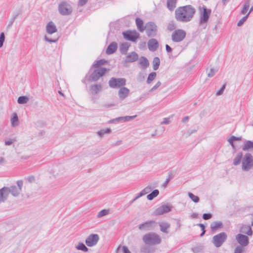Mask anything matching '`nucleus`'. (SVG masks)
<instances>
[{
	"label": "nucleus",
	"instance_id": "13",
	"mask_svg": "<svg viewBox=\"0 0 253 253\" xmlns=\"http://www.w3.org/2000/svg\"><path fill=\"white\" fill-rule=\"evenodd\" d=\"M123 35L126 39L131 42H135L139 36V33L136 31L123 32Z\"/></svg>",
	"mask_w": 253,
	"mask_h": 253
},
{
	"label": "nucleus",
	"instance_id": "44",
	"mask_svg": "<svg viewBox=\"0 0 253 253\" xmlns=\"http://www.w3.org/2000/svg\"><path fill=\"white\" fill-rule=\"evenodd\" d=\"M109 212V211L108 210H102L98 213L97 216L98 218H100L103 216L107 215Z\"/></svg>",
	"mask_w": 253,
	"mask_h": 253
},
{
	"label": "nucleus",
	"instance_id": "22",
	"mask_svg": "<svg viewBox=\"0 0 253 253\" xmlns=\"http://www.w3.org/2000/svg\"><path fill=\"white\" fill-rule=\"evenodd\" d=\"M223 227L222 222L220 221H215L212 222L210 225L211 230L212 232H216L218 229Z\"/></svg>",
	"mask_w": 253,
	"mask_h": 253
},
{
	"label": "nucleus",
	"instance_id": "4",
	"mask_svg": "<svg viewBox=\"0 0 253 253\" xmlns=\"http://www.w3.org/2000/svg\"><path fill=\"white\" fill-rule=\"evenodd\" d=\"M199 14H200V24H206L207 23L209 19V17L211 13V10L210 9H208L203 5V6H200L199 8Z\"/></svg>",
	"mask_w": 253,
	"mask_h": 253
},
{
	"label": "nucleus",
	"instance_id": "54",
	"mask_svg": "<svg viewBox=\"0 0 253 253\" xmlns=\"http://www.w3.org/2000/svg\"><path fill=\"white\" fill-rule=\"evenodd\" d=\"M212 217V215L211 213H204L203 215V218L205 220H208L211 218Z\"/></svg>",
	"mask_w": 253,
	"mask_h": 253
},
{
	"label": "nucleus",
	"instance_id": "8",
	"mask_svg": "<svg viewBox=\"0 0 253 253\" xmlns=\"http://www.w3.org/2000/svg\"><path fill=\"white\" fill-rule=\"evenodd\" d=\"M106 71L105 68H99L95 69L90 74L88 80L90 82H95L103 76Z\"/></svg>",
	"mask_w": 253,
	"mask_h": 253
},
{
	"label": "nucleus",
	"instance_id": "18",
	"mask_svg": "<svg viewBox=\"0 0 253 253\" xmlns=\"http://www.w3.org/2000/svg\"><path fill=\"white\" fill-rule=\"evenodd\" d=\"M130 90L126 87H122L118 91V96L121 100L126 99L129 95Z\"/></svg>",
	"mask_w": 253,
	"mask_h": 253
},
{
	"label": "nucleus",
	"instance_id": "9",
	"mask_svg": "<svg viewBox=\"0 0 253 253\" xmlns=\"http://www.w3.org/2000/svg\"><path fill=\"white\" fill-rule=\"evenodd\" d=\"M146 33L149 37H155L157 34V26L152 22L146 23L145 26Z\"/></svg>",
	"mask_w": 253,
	"mask_h": 253
},
{
	"label": "nucleus",
	"instance_id": "30",
	"mask_svg": "<svg viewBox=\"0 0 253 253\" xmlns=\"http://www.w3.org/2000/svg\"><path fill=\"white\" fill-rule=\"evenodd\" d=\"M129 46L130 44L127 42L122 43L120 47V50L121 53L126 54Z\"/></svg>",
	"mask_w": 253,
	"mask_h": 253
},
{
	"label": "nucleus",
	"instance_id": "59",
	"mask_svg": "<svg viewBox=\"0 0 253 253\" xmlns=\"http://www.w3.org/2000/svg\"><path fill=\"white\" fill-rule=\"evenodd\" d=\"M13 140L12 139H8L5 141V145H10L12 144Z\"/></svg>",
	"mask_w": 253,
	"mask_h": 253
},
{
	"label": "nucleus",
	"instance_id": "12",
	"mask_svg": "<svg viewBox=\"0 0 253 253\" xmlns=\"http://www.w3.org/2000/svg\"><path fill=\"white\" fill-rule=\"evenodd\" d=\"M99 237L97 234H91L89 235L85 240V244L88 247H92L96 245Z\"/></svg>",
	"mask_w": 253,
	"mask_h": 253
},
{
	"label": "nucleus",
	"instance_id": "40",
	"mask_svg": "<svg viewBox=\"0 0 253 253\" xmlns=\"http://www.w3.org/2000/svg\"><path fill=\"white\" fill-rule=\"evenodd\" d=\"M76 248L78 250H81L84 252H86L88 250V248L83 243H79V244L76 247Z\"/></svg>",
	"mask_w": 253,
	"mask_h": 253
},
{
	"label": "nucleus",
	"instance_id": "23",
	"mask_svg": "<svg viewBox=\"0 0 253 253\" xmlns=\"http://www.w3.org/2000/svg\"><path fill=\"white\" fill-rule=\"evenodd\" d=\"M160 227V230L163 233H168L169 229L170 228V225L167 222H161L159 223Z\"/></svg>",
	"mask_w": 253,
	"mask_h": 253
},
{
	"label": "nucleus",
	"instance_id": "51",
	"mask_svg": "<svg viewBox=\"0 0 253 253\" xmlns=\"http://www.w3.org/2000/svg\"><path fill=\"white\" fill-rule=\"evenodd\" d=\"M225 86H226L225 84H223L222 85V86L221 87V88H220V89L219 90L216 92V95L217 96H219V95H221L223 93V91H224V89L225 88Z\"/></svg>",
	"mask_w": 253,
	"mask_h": 253
},
{
	"label": "nucleus",
	"instance_id": "3",
	"mask_svg": "<svg viewBox=\"0 0 253 253\" xmlns=\"http://www.w3.org/2000/svg\"><path fill=\"white\" fill-rule=\"evenodd\" d=\"M253 167V157L251 153H246L242 160V169L248 171Z\"/></svg>",
	"mask_w": 253,
	"mask_h": 253
},
{
	"label": "nucleus",
	"instance_id": "29",
	"mask_svg": "<svg viewBox=\"0 0 253 253\" xmlns=\"http://www.w3.org/2000/svg\"><path fill=\"white\" fill-rule=\"evenodd\" d=\"M253 149V141L248 140L245 142L242 147V150L244 151H249Z\"/></svg>",
	"mask_w": 253,
	"mask_h": 253
},
{
	"label": "nucleus",
	"instance_id": "48",
	"mask_svg": "<svg viewBox=\"0 0 253 253\" xmlns=\"http://www.w3.org/2000/svg\"><path fill=\"white\" fill-rule=\"evenodd\" d=\"M216 72H217L216 70L213 69V68H211L210 69V71L208 73V76L210 78H211L215 75V74Z\"/></svg>",
	"mask_w": 253,
	"mask_h": 253
},
{
	"label": "nucleus",
	"instance_id": "32",
	"mask_svg": "<svg viewBox=\"0 0 253 253\" xmlns=\"http://www.w3.org/2000/svg\"><path fill=\"white\" fill-rule=\"evenodd\" d=\"M136 115L131 116H125V117H120L116 118L114 120L117 122L122 121V122H128L135 117H136Z\"/></svg>",
	"mask_w": 253,
	"mask_h": 253
},
{
	"label": "nucleus",
	"instance_id": "53",
	"mask_svg": "<svg viewBox=\"0 0 253 253\" xmlns=\"http://www.w3.org/2000/svg\"><path fill=\"white\" fill-rule=\"evenodd\" d=\"M161 85V83L159 81L156 84L150 89V91H153L157 89Z\"/></svg>",
	"mask_w": 253,
	"mask_h": 253
},
{
	"label": "nucleus",
	"instance_id": "37",
	"mask_svg": "<svg viewBox=\"0 0 253 253\" xmlns=\"http://www.w3.org/2000/svg\"><path fill=\"white\" fill-rule=\"evenodd\" d=\"M29 101V98L26 96H21L18 98L17 102L19 104H23L27 103Z\"/></svg>",
	"mask_w": 253,
	"mask_h": 253
},
{
	"label": "nucleus",
	"instance_id": "49",
	"mask_svg": "<svg viewBox=\"0 0 253 253\" xmlns=\"http://www.w3.org/2000/svg\"><path fill=\"white\" fill-rule=\"evenodd\" d=\"M152 187L151 186H148L146 187L144 189L142 190L143 192L145 194H147L150 192V191L152 189Z\"/></svg>",
	"mask_w": 253,
	"mask_h": 253
},
{
	"label": "nucleus",
	"instance_id": "6",
	"mask_svg": "<svg viewBox=\"0 0 253 253\" xmlns=\"http://www.w3.org/2000/svg\"><path fill=\"white\" fill-rule=\"evenodd\" d=\"M186 33L182 29L174 30L171 34V40L174 42H179L182 41L186 37Z\"/></svg>",
	"mask_w": 253,
	"mask_h": 253
},
{
	"label": "nucleus",
	"instance_id": "16",
	"mask_svg": "<svg viewBox=\"0 0 253 253\" xmlns=\"http://www.w3.org/2000/svg\"><path fill=\"white\" fill-rule=\"evenodd\" d=\"M156 225L155 221L146 222L139 225V229L140 230H149L153 229Z\"/></svg>",
	"mask_w": 253,
	"mask_h": 253
},
{
	"label": "nucleus",
	"instance_id": "58",
	"mask_svg": "<svg viewBox=\"0 0 253 253\" xmlns=\"http://www.w3.org/2000/svg\"><path fill=\"white\" fill-rule=\"evenodd\" d=\"M87 0H79V4L81 6H83L87 2Z\"/></svg>",
	"mask_w": 253,
	"mask_h": 253
},
{
	"label": "nucleus",
	"instance_id": "36",
	"mask_svg": "<svg viewBox=\"0 0 253 253\" xmlns=\"http://www.w3.org/2000/svg\"><path fill=\"white\" fill-rule=\"evenodd\" d=\"M11 123L12 126L13 127L18 125V118L16 113L13 114V116L11 119Z\"/></svg>",
	"mask_w": 253,
	"mask_h": 253
},
{
	"label": "nucleus",
	"instance_id": "14",
	"mask_svg": "<svg viewBox=\"0 0 253 253\" xmlns=\"http://www.w3.org/2000/svg\"><path fill=\"white\" fill-rule=\"evenodd\" d=\"M236 239L240 246L243 247L248 246L249 243L248 236L242 234H237L236 236Z\"/></svg>",
	"mask_w": 253,
	"mask_h": 253
},
{
	"label": "nucleus",
	"instance_id": "10",
	"mask_svg": "<svg viewBox=\"0 0 253 253\" xmlns=\"http://www.w3.org/2000/svg\"><path fill=\"white\" fill-rule=\"evenodd\" d=\"M23 184V181L20 180L17 181V186L12 185L8 187L10 190V194L14 197H17L21 192Z\"/></svg>",
	"mask_w": 253,
	"mask_h": 253
},
{
	"label": "nucleus",
	"instance_id": "64",
	"mask_svg": "<svg viewBox=\"0 0 253 253\" xmlns=\"http://www.w3.org/2000/svg\"><path fill=\"white\" fill-rule=\"evenodd\" d=\"M6 161L5 159L2 157H0V165H2L5 164Z\"/></svg>",
	"mask_w": 253,
	"mask_h": 253
},
{
	"label": "nucleus",
	"instance_id": "24",
	"mask_svg": "<svg viewBox=\"0 0 253 253\" xmlns=\"http://www.w3.org/2000/svg\"><path fill=\"white\" fill-rule=\"evenodd\" d=\"M178 0H167V7L170 11H172L176 7Z\"/></svg>",
	"mask_w": 253,
	"mask_h": 253
},
{
	"label": "nucleus",
	"instance_id": "38",
	"mask_svg": "<svg viewBox=\"0 0 253 253\" xmlns=\"http://www.w3.org/2000/svg\"><path fill=\"white\" fill-rule=\"evenodd\" d=\"M249 7H250V0H246L244 3V6H243V8L241 11V13L242 14H246L247 13L248 9L249 8Z\"/></svg>",
	"mask_w": 253,
	"mask_h": 253
},
{
	"label": "nucleus",
	"instance_id": "19",
	"mask_svg": "<svg viewBox=\"0 0 253 253\" xmlns=\"http://www.w3.org/2000/svg\"><path fill=\"white\" fill-rule=\"evenodd\" d=\"M148 47L150 51H155L159 47V43L155 39H151L148 42Z\"/></svg>",
	"mask_w": 253,
	"mask_h": 253
},
{
	"label": "nucleus",
	"instance_id": "47",
	"mask_svg": "<svg viewBox=\"0 0 253 253\" xmlns=\"http://www.w3.org/2000/svg\"><path fill=\"white\" fill-rule=\"evenodd\" d=\"M245 250L243 247L238 246L234 250V253H242Z\"/></svg>",
	"mask_w": 253,
	"mask_h": 253
},
{
	"label": "nucleus",
	"instance_id": "7",
	"mask_svg": "<svg viewBox=\"0 0 253 253\" xmlns=\"http://www.w3.org/2000/svg\"><path fill=\"white\" fill-rule=\"evenodd\" d=\"M109 85L111 88H116L123 87L126 84V80L125 78H112L109 81Z\"/></svg>",
	"mask_w": 253,
	"mask_h": 253
},
{
	"label": "nucleus",
	"instance_id": "27",
	"mask_svg": "<svg viewBox=\"0 0 253 253\" xmlns=\"http://www.w3.org/2000/svg\"><path fill=\"white\" fill-rule=\"evenodd\" d=\"M240 232L246 234L249 236H251L253 234L252 228L248 225H243L241 227Z\"/></svg>",
	"mask_w": 253,
	"mask_h": 253
},
{
	"label": "nucleus",
	"instance_id": "17",
	"mask_svg": "<svg viewBox=\"0 0 253 253\" xmlns=\"http://www.w3.org/2000/svg\"><path fill=\"white\" fill-rule=\"evenodd\" d=\"M9 194H10V190L8 187H3L0 189V202L5 201Z\"/></svg>",
	"mask_w": 253,
	"mask_h": 253
},
{
	"label": "nucleus",
	"instance_id": "1",
	"mask_svg": "<svg viewBox=\"0 0 253 253\" xmlns=\"http://www.w3.org/2000/svg\"><path fill=\"white\" fill-rule=\"evenodd\" d=\"M196 13V9L191 5H186L177 8L175 11V18L181 22L191 21Z\"/></svg>",
	"mask_w": 253,
	"mask_h": 253
},
{
	"label": "nucleus",
	"instance_id": "56",
	"mask_svg": "<svg viewBox=\"0 0 253 253\" xmlns=\"http://www.w3.org/2000/svg\"><path fill=\"white\" fill-rule=\"evenodd\" d=\"M122 251L123 253H131L126 246H123Z\"/></svg>",
	"mask_w": 253,
	"mask_h": 253
},
{
	"label": "nucleus",
	"instance_id": "63",
	"mask_svg": "<svg viewBox=\"0 0 253 253\" xmlns=\"http://www.w3.org/2000/svg\"><path fill=\"white\" fill-rule=\"evenodd\" d=\"M166 51L169 53H170L172 51V48L168 44L166 45Z\"/></svg>",
	"mask_w": 253,
	"mask_h": 253
},
{
	"label": "nucleus",
	"instance_id": "21",
	"mask_svg": "<svg viewBox=\"0 0 253 253\" xmlns=\"http://www.w3.org/2000/svg\"><path fill=\"white\" fill-rule=\"evenodd\" d=\"M55 24L52 21L49 22L46 26V32L48 34H52L57 31Z\"/></svg>",
	"mask_w": 253,
	"mask_h": 253
},
{
	"label": "nucleus",
	"instance_id": "15",
	"mask_svg": "<svg viewBox=\"0 0 253 253\" xmlns=\"http://www.w3.org/2000/svg\"><path fill=\"white\" fill-rule=\"evenodd\" d=\"M172 207L168 205H163L157 208L155 213L156 215H162L171 211Z\"/></svg>",
	"mask_w": 253,
	"mask_h": 253
},
{
	"label": "nucleus",
	"instance_id": "50",
	"mask_svg": "<svg viewBox=\"0 0 253 253\" xmlns=\"http://www.w3.org/2000/svg\"><path fill=\"white\" fill-rule=\"evenodd\" d=\"M197 225L201 227V230H202V233L200 235V236L202 237L205 234V233L206 232V230L205 229V225L202 223H199L197 224Z\"/></svg>",
	"mask_w": 253,
	"mask_h": 253
},
{
	"label": "nucleus",
	"instance_id": "25",
	"mask_svg": "<svg viewBox=\"0 0 253 253\" xmlns=\"http://www.w3.org/2000/svg\"><path fill=\"white\" fill-rule=\"evenodd\" d=\"M138 58V54L135 52L129 53L126 57V61L128 62H133Z\"/></svg>",
	"mask_w": 253,
	"mask_h": 253
},
{
	"label": "nucleus",
	"instance_id": "5",
	"mask_svg": "<svg viewBox=\"0 0 253 253\" xmlns=\"http://www.w3.org/2000/svg\"><path fill=\"white\" fill-rule=\"evenodd\" d=\"M227 238L226 233L225 232L220 233L212 238V243L217 248H219L226 241Z\"/></svg>",
	"mask_w": 253,
	"mask_h": 253
},
{
	"label": "nucleus",
	"instance_id": "52",
	"mask_svg": "<svg viewBox=\"0 0 253 253\" xmlns=\"http://www.w3.org/2000/svg\"><path fill=\"white\" fill-rule=\"evenodd\" d=\"M44 40L46 42L51 43V42H56L58 40V38L55 39H51L48 38L47 36H45Z\"/></svg>",
	"mask_w": 253,
	"mask_h": 253
},
{
	"label": "nucleus",
	"instance_id": "62",
	"mask_svg": "<svg viewBox=\"0 0 253 253\" xmlns=\"http://www.w3.org/2000/svg\"><path fill=\"white\" fill-rule=\"evenodd\" d=\"M144 78H145V77L144 75H143V74H142V76H141V74L140 73L139 76L137 78V80L139 82H141L144 79Z\"/></svg>",
	"mask_w": 253,
	"mask_h": 253
},
{
	"label": "nucleus",
	"instance_id": "57",
	"mask_svg": "<svg viewBox=\"0 0 253 253\" xmlns=\"http://www.w3.org/2000/svg\"><path fill=\"white\" fill-rule=\"evenodd\" d=\"M170 123L169 119L168 118H165L164 119L163 121L161 123V124H169Z\"/></svg>",
	"mask_w": 253,
	"mask_h": 253
},
{
	"label": "nucleus",
	"instance_id": "11",
	"mask_svg": "<svg viewBox=\"0 0 253 253\" xmlns=\"http://www.w3.org/2000/svg\"><path fill=\"white\" fill-rule=\"evenodd\" d=\"M58 10L59 13L63 15L70 14L72 12L71 5L67 2H62L59 5Z\"/></svg>",
	"mask_w": 253,
	"mask_h": 253
},
{
	"label": "nucleus",
	"instance_id": "35",
	"mask_svg": "<svg viewBox=\"0 0 253 253\" xmlns=\"http://www.w3.org/2000/svg\"><path fill=\"white\" fill-rule=\"evenodd\" d=\"M160 64V60L159 57H155L153 60V67L154 70L158 69Z\"/></svg>",
	"mask_w": 253,
	"mask_h": 253
},
{
	"label": "nucleus",
	"instance_id": "42",
	"mask_svg": "<svg viewBox=\"0 0 253 253\" xmlns=\"http://www.w3.org/2000/svg\"><path fill=\"white\" fill-rule=\"evenodd\" d=\"M156 73L155 72L151 73L147 78V83L148 84H150L156 77Z\"/></svg>",
	"mask_w": 253,
	"mask_h": 253
},
{
	"label": "nucleus",
	"instance_id": "28",
	"mask_svg": "<svg viewBox=\"0 0 253 253\" xmlns=\"http://www.w3.org/2000/svg\"><path fill=\"white\" fill-rule=\"evenodd\" d=\"M243 158V153L242 152H239L234 158L233 164L234 166L239 165L241 163H242Z\"/></svg>",
	"mask_w": 253,
	"mask_h": 253
},
{
	"label": "nucleus",
	"instance_id": "39",
	"mask_svg": "<svg viewBox=\"0 0 253 253\" xmlns=\"http://www.w3.org/2000/svg\"><path fill=\"white\" fill-rule=\"evenodd\" d=\"M106 62L107 61L106 60L104 59H101L95 61L92 66L95 68H99L98 67H99L101 65L105 64Z\"/></svg>",
	"mask_w": 253,
	"mask_h": 253
},
{
	"label": "nucleus",
	"instance_id": "55",
	"mask_svg": "<svg viewBox=\"0 0 253 253\" xmlns=\"http://www.w3.org/2000/svg\"><path fill=\"white\" fill-rule=\"evenodd\" d=\"M228 141L229 143V144L231 145V146H232V148L234 150H236V146L234 143V141L232 139L231 137H230L229 139H228Z\"/></svg>",
	"mask_w": 253,
	"mask_h": 253
},
{
	"label": "nucleus",
	"instance_id": "43",
	"mask_svg": "<svg viewBox=\"0 0 253 253\" xmlns=\"http://www.w3.org/2000/svg\"><path fill=\"white\" fill-rule=\"evenodd\" d=\"M189 197L195 203H198L200 201V199L199 197L194 195L193 193L191 192H189L188 193Z\"/></svg>",
	"mask_w": 253,
	"mask_h": 253
},
{
	"label": "nucleus",
	"instance_id": "34",
	"mask_svg": "<svg viewBox=\"0 0 253 253\" xmlns=\"http://www.w3.org/2000/svg\"><path fill=\"white\" fill-rule=\"evenodd\" d=\"M159 194V191L157 189H155L147 196V198L149 200H152L154 198L156 197Z\"/></svg>",
	"mask_w": 253,
	"mask_h": 253
},
{
	"label": "nucleus",
	"instance_id": "26",
	"mask_svg": "<svg viewBox=\"0 0 253 253\" xmlns=\"http://www.w3.org/2000/svg\"><path fill=\"white\" fill-rule=\"evenodd\" d=\"M117 48V43L115 42H111L106 49V53L111 54L114 53Z\"/></svg>",
	"mask_w": 253,
	"mask_h": 253
},
{
	"label": "nucleus",
	"instance_id": "20",
	"mask_svg": "<svg viewBox=\"0 0 253 253\" xmlns=\"http://www.w3.org/2000/svg\"><path fill=\"white\" fill-rule=\"evenodd\" d=\"M102 85L101 84H94L90 85L89 88L90 93L92 95L98 94L102 90Z\"/></svg>",
	"mask_w": 253,
	"mask_h": 253
},
{
	"label": "nucleus",
	"instance_id": "2",
	"mask_svg": "<svg viewBox=\"0 0 253 253\" xmlns=\"http://www.w3.org/2000/svg\"><path fill=\"white\" fill-rule=\"evenodd\" d=\"M143 241L146 244L151 245L159 244L161 239L157 234L151 232L145 234L143 237Z\"/></svg>",
	"mask_w": 253,
	"mask_h": 253
},
{
	"label": "nucleus",
	"instance_id": "31",
	"mask_svg": "<svg viewBox=\"0 0 253 253\" xmlns=\"http://www.w3.org/2000/svg\"><path fill=\"white\" fill-rule=\"evenodd\" d=\"M135 23L138 31L140 32H144L145 29L143 27V22L142 20L139 18H136L135 19Z\"/></svg>",
	"mask_w": 253,
	"mask_h": 253
},
{
	"label": "nucleus",
	"instance_id": "33",
	"mask_svg": "<svg viewBox=\"0 0 253 253\" xmlns=\"http://www.w3.org/2000/svg\"><path fill=\"white\" fill-rule=\"evenodd\" d=\"M139 64L143 68H146L148 67L149 63L147 59L145 57H141L139 60Z\"/></svg>",
	"mask_w": 253,
	"mask_h": 253
},
{
	"label": "nucleus",
	"instance_id": "61",
	"mask_svg": "<svg viewBox=\"0 0 253 253\" xmlns=\"http://www.w3.org/2000/svg\"><path fill=\"white\" fill-rule=\"evenodd\" d=\"M170 180V177L169 176L168 178H167L165 181V182L163 183V186L164 187H166L168 185V184L169 183V182Z\"/></svg>",
	"mask_w": 253,
	"mask_h": 253
},
{
	"label": "nucleus",
	"instance_id": "60",
	"mask_svg": "<svg viewBox=\"0 0 253 253\" xmlns=\"http://www.w3.org/2000/svg\"><path fill=\"white\" fill-rule=\"evenodd\" d=\"M232 138V139L234 140V141H237V140H241L242 139V136H239V137H236V136H232L231 137Z\"/></svg>",
	"mask_w": 253,
	"mask_h": 253
},
{
	"label": "nucleus",
	"instance_id": "45",
	"mask_svg": "<svg viewBox=\"0 0 253 253\" xmlns=\"http://www.w3.org/2000/svg\"><path fill=\"white\" fill-rule=\"evenodd\" d=\"M249 15H250V13L248 12V13L246 16H245L242 19H241L237 24L238 26H241L242 25H243V24L245 22V21L248 19Z\"/></svg>",
	"mask_w": 253,
	"mask_h": 253
},
{
	"label": "nucleus",
	"instance_id": "41",
	"mask_svg": "<svg viewBox=\"0 0 253 253\" xmlns=\"http://www.w3.org/2000/svg\"><path fill=\"white\" fill-rule=\"evenodd\" d=\"M111 132V129L109 128L101 129L97 132V134L100 136L102 137L105 134H109Z\"/></svg>",
	"mask_w": 253,
	"mask_h": 253
},
{
	"label": "nucleus",
	"instance_id": "46",
	"mask_svg": "<svg viewBox=\"0 0 253 253\" xmlns=\"http://www.w3.org/2000/svg\"><path fill=\"white\" fill-rule=\"evenodd\" d=\"M176 28V26L173 22H170L169 23L167 29L169 31H171Z\"/></svg>",
	"mask_w": 253,
	"mask_h": 253
}]
</instances>
